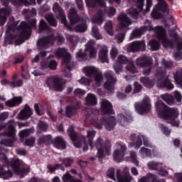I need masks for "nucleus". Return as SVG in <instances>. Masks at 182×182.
Segmentation results:
<instances>
[{
	"label": "nucleus",
	"instance_id": "nucleus-1",
	"mask_svg": "<svg viewBox=\"0 0 182 182\" xmlns=\"http://www.w3.org/2000/svg\"><path fill=\"white\" fill-rule=\"evenodd\" d=\"M150 32L151 31H154L155 36L161 42L164 48H168L173 46V43L168 41L167 38V33L166 32V29L162 26H157L153 28V25L151 24V21L149 20H146L144 23V26L141 27L139 29H136L132 31L131 34V39H134V38H140L143 33L145 32Z\"/></svg>",
	"mask_w": 182,
	"mask_h": 182
},
{
	"label": "nucleus",
	"instance_id": "nucleus-2",
	"mask_svg": "<svg viewBox=\"0 0 182 182\" xmlns=\"http://www.w3.org/2000/svg\"><path fill=\"white\" fill-rule=\"evenodd\" d=\"M95 136H96V131L93 129L87 130V143L91 147V149L95 146L96 147L97 150V157L100 159H102V157H105V156H109L112 150V145L110 143L105 142L102 138L99 137L93 144L92 141L93 139H95Z\"/></svg>",
	"mask_w": 182,
	"mask_h": 182
},
{
	"label": "nucleus",
	"instance_id": "nucleus-3",
	"mask_svg": "<svg viewBox=\"0 0 182 182\" xmlns=\"http://www.w3.org/2000/svg\"><path fill=\"white\" fill-rule=\"evenodd\" d=\"M155 107L156 112L161 119L169 120V123H171L172 126H176V127L180 126V122L176 119L178 117V109L176 108H170L161 101L155 102Z\"/></svg>",
	"mask_w": 182,
	"mask_h": 182
},
{
	"label": "nucleus",
	"instance_id": "nucleus-4",
	"mask_svg": "<svg viewBox=\"0 0 182 182\" xmlns=\"http://www.w3.org/2000/svg\"><path fill=\"white\" fill-rule=\"evenodd\" d=\"M36 25V19H32L30 24L25 21H22L21 23V34L18 36H11V41L16 42V45H21V43H23V42H25V39H28L29 36H31V28H35Z\"/></svg>",
	"mask_w": 182,
	"mask_h": 182
},
{
	"label": "nucleus",
	"instance_id": "nucleus-5",
	"mask_svg": "<svg viewBox=\"0 0 182 182\" xmlns=\"http://www.w3.org/2000/svg\"><path fill=\"white\" fill-rule=\"evenodd\" d=\"M55 55H56L58 58L64 57L62 62L63 69L61 72L65 77H72V74L70 73V69H72V60H70V54H69V53H68L65 48H58L55 51Z\"/></svg>",
	"mask_w": 182,
	"mask_h": 182
},
{
	"label": "nucleus",
	"instance_id": "nucleus-6",
	"mask_svg": "<svg viewBox=\"0 0 182 182\" xmlns=\"http://www.w3.org/2000/svg\"><path fill=\"white\" fill-rule=\"evenodd\" d=\"M82 73L88 77H94V83L92 87L94 89L100 87L103 83V74L98 68L93 66H86L82 68Z\"/></svg>",
	"mask_w": 182,
	"mask_h": 182
},
{
	"label": "nucleus",
	"instance_id": "nucleus-7",
	"mask_svg": "<svg viewBox=\"0 0 182 182\" xmlns=\"http://www.w3.org/2000/svg\"><path fill=\"white\" fill-rule=\"evenodd\" d=\"M155 76L158 87H166L168 90L174 89V85L168 80V76L166 75V70H164L161 67L156 69Z\"/></svg>",
	"mask_w": 182,
	"mask_h": 182
},
{
	"label": "nucleus",
	"instance_id": "nucleus-8",
	"mask_svg": "<svg viewBox=\"0 0 182 182\" xmlns=\"http://www.w3.org/2000/svg\"><path fill=\"white\" fill-rule=\"evenodd\" d=\"M171 38H172V41L168 40L171 43H172V46L171 47H165V48H173L176 43H177L176 46V52L175 53L173 58L175 60L178 61L182 59V41L178 34L176 32L172 31L169 33Z\"/></svg>",
	"mask_w": 182,
	"mask_h": 182
},
{
	"label": "nucleus",
	"instance_id": "nucleus-9",
	"mask_svg": "<svg viewBox=\"0 0 182 182\" xmlns=\"http://www.w3.org/2000/svg\"><path fill=\"white\" fill-rule=\"evenodd\" d=\"M0 161L2 163H5L6 165L0 166V177L4 178V180H7V178H11L12 177V172L9 171V161L5 156V149L0 150Z\"/></svg>",
	"mask_w": 182,
	"mask_h": 182
},
{
	"label": "nucleus",
	"instance_id": "nucleus-10",
	"mask_svg": "<svg viewBox=\"0 0 182 182\" xmlns=\"http://www.w3.org/2000/svg\"><path fill=\"white\" fill-rule=\"evenodd\" d=\"M67 132L75 147H77V149L82 147V142H80V140H81L82 141H83L85 144V146H83V150L84 151H87L88 147H87V141H86V137L81 136L80 138H79L77 136V134H76V133L73 130V126H70Z\"/></svg>",
	"mask_w": 182,
	"mask_h": 182
},
{
	"label": "nucleus",
	"instance_id": "nucleus-11",
	"mask_svg": "<svg viewBox=\"0 0 182 182\" xmlns=\"http://www.w3.org/2000/svg\"><path fill=\"white\" fill-rule=\"evenodd\" d=\"M9 131L3 134L4 136L6 137H11V139H2L1 141V144L6 146L7 147H11L14 146V142L15 141V121L11 120L8 124Z\"/></svg>",
	"mask_w": 182,
	"mask_h": 182
},
{
	"label": "nucleus",
	"instance_id": "nucleus-12",
	"mask_svg": "<svg viewBox=\"0 0 182 182\" xmlns=\"http://www.w3.org/2000/svg\"><path fill=\"white\" fill-rule=\"evenodd\" d=\"M10 166L11 168H13L14 173L19 176L21 178L25 176V174H28L31 171L29 168H25L23 167V161L20 159H12L10 160Z\"/></svg>",
	"mask_w": 182,
	"mask_h": 182
},
{
	"label": "nucleus",
	"instance_id": "nucleus-13",
	"mask_svg": "<svg viewBox=\"0 0 182 182\" xmlns=\"http://www.w3.org/2000/svg\"><path fill=\"white\" fill-rule=\"evenodd\" d=\"M158 4L156 5L155 8L152 11L151 15L154 19H160V18H163V14H166V12H168V9H167V4L164 0H157Z\"/></svg>",
	"mask_w": 182,
	"mask_h": 182
},
{
	"label": "nucleus",
	"instance_id": "nucleus-14",
	"mask_svg": "<svg viewBox=\"0 0 182 182\" xmlns=\"http://www.w3.org/2000/svg\"><path fill=\"white\" fill-rule=\"evenodd\" d=\"M113 159L116 163H122L123 157L126 154V145L120 143H116L114 146Z\"/></svg>",
	"mask_w": 182,
	"mask_h": 182
},
{
	"label": "nucleus",
	"instance_id": "nucleus-15",
	"mask_svg": "<svg viewBox=\"0 0 182 182\" xmlns=\"http://www.w3.org/2000/svg\"><path fill=\"white\" fill-rule=\"evenodd\" d=\"M46 83L47 86H48L50 89H53L57 92H62L65 86V84H63L62 80L56 76L48 77Z\"/></svg>",
	"mask_w": 182,
	"mask_h": 182
},
{
	"label": "nucleus",
	"instance_id": "nucleus-16",
	"mask_svg": "<svg viewBox=\"0 0 182 182\" xmlns=\"http://www.w3.org/2000/svg\"><path fill=\"white\" fill-rule=\"evenodd\" d=\"M135 109L139 114H144L149 113L151 109V104L150 103V98L145 96L141 104H136Z\"/></svg>",
	"mask_w": 182,
	"mask_h": 182
},
{
	"label": "nucleus",
	"instance_id": "nucleus-17",
	"mask_svg": "<svg viewBox=\"0 0 182 182\" xmlns=\"http://www.w3.org/2000/svg\"><path fill=\"white\" fill-rule=\"evenodd\" d=\"M53 10L55 14H57V15H58V19L61 21V23H63V26L65 28H68V29H72V27L68 23V21H66V16H65L63 10H62V8H60L58 3L54 4L53 6Z\"/></svg>",
	"mask_w": 182,
	"mask_h": 182
},
{
	"label": "nucleus",
	"instance_id": "nucleus-18",
	"mask_svg": "<svg viewBox=\"0 0 182 182\" xmlns=\"http://www.w3.org/2000/svg\"><path fill=\"white\" fill-rule=\"evenodd\" d=\"M107 82L104 84V87L105 89H107V90H109V92H113L114 90V88H113V86L114 85V83H116L117 80L116 78L113 77V72L112 71H107L105 73Z\"/></svg>",
	"mask_w": 182,
	"mask_h": 182
},
{
	"label": "nucleus",
	"instance_id": "nucleus-19",
	"mask_svg": "<svg viewBox=\"0 0 182 182\" xmlns=\"http://www.w3.org/2000/svg\"><path fill=\"white\" fill-rule=\"evenodd\" d=\"M124 175H120L119 169L116 171V177L118 182H130L133 180V176L129 173V168L125 167L122 171Z\"/></svg>",
	"mask_w": 182,
	"mask_h": 182
},
{
	"label": "nucleus",
	"instance_id": "nucleus-20",
	"mask_svg": "<svg viewBox=\"0 0 182 182\" xmlns=\"http://www.w3.org/2000/svg\"><path fill=\"white\" fill-rule=\"evenodd\" d=\"M131 139L132 140H134V139H136L135 144L132 145L134 146L135 149H139V147L141 146L143 141L144 146H146V147H151V144H150L149 139H147V138L144 137L143 135H138L136 136V134H133L131 135Z\"/></svg>",
	"mask_w": 182,
	"mask_h": 182
},
{
	"label": "nucleus",
	"instance_id": "nucleus-21",
	"mask_svg": "<svg viewBox=\"0 0 182 182\" xmlns=\"http://www.w3.org/2000/svg\"><path fill=\"white\" fill-rule=\"evenodd\" d=\"M147 166L149 170H157L159 171V176H161L162 177H166V176H168V171L161 169V166H163V164L161 163L150 161L147 164Z\"/></svg>",
	"mask_w": 182,
	"mask_h": 182
},
{
	"label": "nucleus",
	"instance_id": "nucleus-22",
	"mask_svg": "<svg viewBox=\"0 0 182 182\" xmlns=\"http://www.w3.org/2000/svg\"><path fill=\"white\" fill-rule=\"evenodd\" d=\"M146 50V43L144 41H134L132 42L129 48V52H143Z\"/></svg>",
	"mask_w": 182,
	"mask_h": 182
},
{
	"label": "nucleus",
	"instance_id": "nucleus-23",
	"mask_svg": "<svg viewBox=\"0 0 182 182\" xmlns=\"http://www.w3.org/2000/svg\"><path fill=\"white\" fill-rule=\"evenodd\" d=\"M101 113L102 114H114L113 106L112 103L106 100L101 102Z\"/></svg>",
	"mask_w": 182,
	"mask_h": 182
},
{
	"label": "nucleus",
	"instance_id": "nucleus-24",
	"mask_svg": "<svg viewBox=\"0 0 182 182\" xmlns=\"http://www.w3.org/2000/svg\"><path fill=\"white\" fill-rule=\"evenodd\" d=\"M108 53H109V49H107V46H99L98 56L102 63H109V58L107 57Z\"/></svg>",
	"mask_w": 182,
	"mask_h": 182
},
{
	"label": "nucleus",
	"instance_id": "nucleus-25",
	"mask_svg": "<svg viewBox=\"0 0 182 182\" xmlns=\"http://www.w3.org/2000/svg\"><path fill=\"white\" fill-rule=\"evenodd\" d=\"M1 2L6 6L9 2H11L13 5H19L23 4L25 6H29V5H35V0H1Z\"/></svg>",
	"mask_w": 182,
	"mask_h": 182
},
{
	"label": "nucleus",
	"instance_id": "nucleus-26",
	"mask_svg": "<svg viewBox=\"0 0 182 182\" xmlns=\"http://www.w3.org/2000/svg\"><path fill=\"white\" fill-rule=\"evenodd\" d=\"M138 2L139 5L137 6V9L136 8H132L129 9L127 12L129 16H132V18H137V15H139V13L141 12V9H143V2H144V0H134Z\"/></svg>",
	"mask_w": 182,
	"mask_h": 182
},
{
	"label": "nucleus",
	"instance_id": "nucleus-27",
	"mask_svg": "<svg viewBox=\"0 0 182 182\" xmlns=\"http://www.w3.org/2000/svg\"><path fill=\"white\" fill-rule=\"evenodd\" d=\"M151 58L144 55L141 58H139L136 60V66L139 68H146V66H149V65H152Z\"/></svg>",
	"mask_w": 182,
	"mask_h": 182
},
{
	"label": "nucleus",
	"instance_id": "nucleus-28",
	"mask_svg": "<svg viewBox=\"0 0 182 182\" xmlns=\"http://www.w3.org/2000/svg\"><path fill=\"white\" fill-rule=\"evenodd\" d=\"M102 124L105 126L107 130H113L116 127V118L114 117H109L107 119H102Z\"/></svg>",
	"mask_w": 182,
	"mask_h": 182
},
{
	"label": "nucleus",
	"instance_id": "nucleus-29",
	"mask_svg": "<svg viewBox=\"0 0 182 182\" xmlns=\"http://www.w3.org/2000/svg\"><path fill=\"white\" fill-rule=\"evenodd\" d=\"M53 144L55 149H59L60 150H64V149H66V142H65L63 137L60 136H58L54 138Z\"/></svg>",
	"mask_w": 182,
	"mask_h": 182
},
{
	"label": "nucleus",
	"instance_id": "nucleus-30",
	"mask_svg": "<svg viewBox=\"0 0 182 182\" xmlns=\"http://www.w3.org/2000/svg\"><path fill=\"white\" fill-rule=\"evenodd\" d=\"M32 116V109L29 105H26L24 108L21 111V112L18 114V119H29Z\"/></svg>",
	"mask_w": 182,
	"mask_h": 182
},
{
	"label": "nucleus",
	"instance_id": "nucleus-31",
	"mask_svg": "<svg viewBox=\"0 0 182 182\" xmlns=\"http://www.w3.org/2000/svg\"><path fill=\"white\" fill-rule=\"evenodd\" d=\"M53 39H55L53 37H44L38 40L37 45L41 49H46L49 45H50Z\"/></svg>",
	"mask_w": 182,
	"mask_h": 182
},
{
	"label": "nucleus",
	"instance_id": "nucleus-32",
	"mask_svg": "<svg viewBox=\"0 0 182 182\" xmlns=\"http://www.w3.org/2000/svg\"><path fill=\"white\" fill-rule=\"evenodd\" d=\"M95 42L93 40H90L85 44V50L88 52L90 58H96V48H93V45H95Z\"/></svg>",
	"mask_w": 182,
	"mask_h": 182
},
{
	"label": "nucleus",
	"instance_id": "nucleus-33",
	"mask_svg": "<svg viewBox=\"0 0 182 182\" xmlns=\"http://www.w3.org/2000/svg\"><path fill=\"white\" fill-rule=\"evenodd\" d=\"M68 19L72 26L75 25V23H77L78 21H80L79 16H77V14H76V10L75 9H70L68 13Z\"/></svg>",
	"mask_w": 182,
	"mask_h": 182
},
{
	"label": "nucleus",
	"instance_id": "nucleus-34",
	"mask_svg": "<svg viewBox=\"0 0 182 182\" xmlns=\"http://www.w3.org/2000/svg\"><path fill=\"white\" fill-rule=\"evenodd\" d=\"M118 19L121 25V28H126L127 26H129L132 24V21L130 18H129V17H127L126 14H120Z\"/></svg>",
	"mask_w": 182,
	"mask_h": 182
},
{
	"label": "nucleus",
	"instance_id": "nucleus-35",
	"mask_svg": "<svg viewBox=\"0 0 182 182\" xmlns=\"http://www.w3.org/2000/svg\"><path fill=\"white\" fill-rule=\"evenodd\" d=\"M105 11H100L95 16L92 18V23H97V25H102L103 21H105Z\"/></svg>",
	"mask_w": 182,
	"mask_h": 182
},
{
	"label": "nucleus",
	"instance_id": "nucleus-36",
	"mask_svg": "<svg viewBox=\"0 0 182 182\" xmlns=\"http://www.w3.org/2000/svg\"><path fill=\"white\" fill-rule=\"evenodd\" d=\"M21 103H22V97H14L13 99L6 101L5 105L8 107H15L19 106Z\"/></svg>",
	"mask_w": 182,
	"mask_h": 182
},
{
	"label": "nucleus",
	"instance_id": "nucleus-37",
	"mask_svg": "<svg viewBox=\"0 0 182 182\" xmlns=\"http://www.w3.org/2000/svg\"><path fill=\"white\" fill-rule=\"evenodd\" d=\"M57 67L58 63H56V61L55 60H51L49 62V63H48L46 60H43L41 63V68L43 70L48 69V68H49V69H50L51 70H55Z\"/></svg>",
	"mask_w": 182,
	"mask_h": 182
},
{
	"label": "nucleus",
	"instance_id": "nucleus-38",
	"mask_svg": "<svg viewBox=\"0 0 182 182\" xmlns=\"http://www.w3.org/2000/svg\"><path fill=\"white\" fill-rule=\"evenodd\" d=\"M11 14V9H0V26L5 24L6 22V16Z\"/></svg>",
	"mask_w": 182,
	"mask_h": 182
},
{
	"label": "nucleus",
	"instance_id": "nucleus-39",
	"mask_svg": "<svg viewBox=\"0 0 182 182\" xmlns=\"http://www.w3.org/2000/svg\"><path fill=\"white\" fill-rule=\"evenodd\" d=\"M85 3L87 6H89L90 8L97 6V5H99L102 8L106 6V3L103 0H85Z\"/></svg>",
	"mask_w": 182,
	"mask_h": 182
},
{
	"label": "nucleus",
	"instance_id": "nucleus-40",
	"mask_svg": "<svg viewBox=\"0 0 182 182\" xmlns=\"http://www.w3.org/2000/svg\"><path fill=\"white\" fill-rule=\"evenodd\" d=\"M85 103L87 106H95L97 105V98L95 94L89 93L85 97Z\"/></svg>",
	"mask_w": 182,
	"mask_h": 182
},
{
	"label": "nucleus",
	"instance_id": "nucleus-41",
	"mask_svg": "<svg viewBox=\"0 0 182 182\" xmlns=\"http://www.w3.org/2000/svg\"><path fill=\"white\" fill-rule=\"evenodd\" d=\"M173 79L178 87H182V70L179 69L173 73Z\"/></svg>",
	"mask_w": 182,
	"mask_h": 182
},
{
	"label": "nucleus",
	"instance_id": "nucleus-42",
	"mask_svg": "<svg viewBox=\"0 0 182 182\" xmlns=\"http://www.w3.org/2000/svg\"><path fill=\"white\" fill-rule=\"evenodd\" d=\"M79 109V105L77 106H68L66 107L65 113L68 117H72L76 114V111Z\"/></svg>",
	"mask_w": 182,
	"mask_h": 182
},
{
	"label": "nucleus",
	"instance_id": "nucleus-43",
	"mask_svg": "<svg viewBox=\"0 0 182 182\" xmlns=\"http://www.w3.org/2000/svg\"><path fill=\"white\" fill-rule=\"evenodd\" d=\"M156 180L157 178L156 177V176L151 173H148L146 176L140 178L138 182H156Z\"/></svg>",
	"mask_w": 182,
	"mask_h": 182
},
{
	"label": "nucleus",
	"instance_id": "nucleus-44",
	"mask_svg": "<svg viewBox=\"0 0 182 182\" xmlns=\"http://www.w3.org/2000/svg\"><path fill=\"white\" fill-rule=\"evenodd\" d=\"M126 70L128 72H130V73H137L138 70L137 68H136V65H134V62L133 60H130L125 67Z\"/></svg>",
	"mask_w": 182,
	"mask_h": 182
},
{
	"label": "nucleus",
	"instance_id": "nucleus-45",
	"mask_svg": "<svg viewBox=\"0 0 182 182\" xmlns=\"http://www.w3.org/2000/svg\"><path fill=\"white\" fill-rule=\"evenodd\" d=\"M162 100H164L167 105H173L174 103V97L170 94H163L161 95Z\"/></svg>",
	"mask_w": 182,
	"mask_h": 182
},
{
	"label": "nucleus",
	"instance_id": "nucleus-46",
	"mask_svg": "<svg viewBox=\"0 0 182 182\" xmlns=\"http://www.w3.org/2000/svg\"><path fill=\"white\" fill-rule=\"evenodd\" d=\"M104 29L109 36H113V24L110 21H108L105 23Z\"/></svg>",
	"mask_w": 182,
	"mask_h": 182
},
{
	"label": "nucleus",
	"instance_id": "nucleus-47",
	"mask_svg": "<svg viewBox=\"0 0 182 182\" xmlns=\"http://www.w3.org/2000/svg\"><path fill=\"white\" fill-rule=\"evenodd\" d=\"M148 46L151 50H159L160 49V43L156 40H151Z\"/></svg>",
	"mask_w": 182,
	"mask_h": 182
},
{
	"label": "nucleus",
	"instance_id": "nucleus-48",
	"mask_svg": "<svg viewBox=\"0 0 182 182\" xmlns=\"http://www.w3.org/2000/svg\"><path fill=\"white\" fill-rule=\"evenodd\" d=\"M52 141V136L50 135H42L38 139V144H42V143H49Z\"/></svg>",
	"mask_w": 182,
	"mask_h": 182
},
{
	"label": "nucleus",
	"instance_id": "nucleus-49",
	"mask_svg": "<svg viewBox=\"0 0 182 182\" xmlns=\"http://www.w3.org/2000/svg\"><path fill=\"white\" fill-rule=\"evenodd\" d=\"M127 161H132L135 166H139V161L137 160V155L134 151L130 153V157L125 158Z\"/></svg>",
	"mask_w": 182,
	"mask_h": 182
},
{
	"label": "nucleus",
	"instance_id": "nucleus-50",
	"mask_svg": "<svg viewBox=\"0 0 182 182\" xmlns=\"http://www.w3.org/2000/svg\"><path fill=\"white\" fill-rule=\"evenodd\" d=\"M117 121L121 126H127L129 121H127V117H125L123 114H119L117 116Z\"/></svg>",
	"mask_w": 182,
	"mask_h": 182
},
{
	"label": "nucleus",
	"instance_id": "nucleus-51",
	"mask_svg": "<svg viewBox=\"0 0 182 182\" xmlns=\"http://www.w3.org/2000/svg\"><path fill=\"white\" fill-rule=\"evenodd\" d=\"M139 154L142 157V159H144V157H149V156H151V150L142 147L139 150Z\"/></svg>",
	"mask_w": 182,
	"mask_h": 182
},
{
	"label": "nucleus",
	"instance_id": "nucleus-52",
	"mask_svg": "<svg viewBox=\"0 0 182 182\" xmlns=\"http://www.w3.org/2000/svg\"><path fill=\"white\" fill-rule=\"evenodd\" d=\"M37 129V134H39L41 132H46V130H48V124L42 121H39Z\"/></svg>",
	"mask_w": 182,
	"mask_h": 182
},
{
	"label": "nucleus",
	"instance_id": "nucleus-53",
	"mask_svg": "<svg viewBox=\"0 0 182 182\" xmlns=\"http://www.w3.org/2000/svg\"><path fill=\"white\" fill-rule=\"evenodd\" d=\"M63 182H82L81 179L75 180L68 173H65L63 177Z\"/></svg>",
	"mask_w": 182,
	"mask_h": 182
},
{
	"label": "nucleus",
	"instance_id": "nucleus-54",
	"mask_svg": "<svg viewBox=\"0 0 182 182\" xmlns=\"http://www.w3.org/2000/svg\"><path fill=\"white\" fill-rule=\"evenodd\" d=\"M92 36L93 38H95V39H102V35H100V33H99V28H97V26H92Z\"/></svg>",
	"mask_w": 182,
	"mask_h": 182
},
{
	"label": "nucleus",
	"instance_id": "nucleus-55",
	"mask_svg": "<svg viewBox=\"0 0 182 182\" xmlns=\"http://www.w3.org/2000/svg\"><path fill=\"white\" fill-rule=\"evenodd\" d=\"M77 82L80 83V85H84L85 86H90V83L93 82V80L90 78H86L85 77H82L80 80H78Z\"/></svg>",
	"mask_w": 182,
	"mask_h": 182
},
{
	"label": "nucleus",
	"instance_id": "nucleus-56",
	"mask_svg": "<svg viewBox=\"0 0 182 182\" xmlns=\"http://www.w3.org/2000/svg\"><path fill=\"white\" fill-rule=\"evenodd\" d=\"M46 18L51 26H56L57 23L55 18H53V14H48L46 16Z\"/></svg>",
	"mask_w": 182,
	"mask_h": 182
},
{
	"label": "nucleus",
	"instance_id": "nucleus-57",
	"mask_svg": "<svg viewBox=\"0 0 182 182\" xmlns=\"http://www.w3.org/2000/svg\"><path fill=\"white\" fill-rule=\"evenodd\" d=\"M129 60H130L127 59V58H126V56H124L123 55H119V57L117 58V62H118V63H119V65H127V63Z\"/></svg>",
	"mask_w": 182,
	"mask_h": 182
},
{
	"label": "nucleus",
	"instance_id": "nucleus-58",
	"mask_svg": "<svg viewBox=\"0 0 182 182\" xmlns=\"http://www.w3.org/2000/svg\"><path fill=\"white\" fill-rule=\"evenodd\" d=\"M46 56V52L43 51L38 53L36 57L31 60L32 63H36L39 62V60L42 58H45Z\"/></svg>",
	"mask_w": 182,
	"mask_h": 182
},
{
	"label": "nucleus",
	"instance_id": "nucleus-59",
	"mask_svg": "<svg viewBox=\"0 0 182 182\" xmlns=\"http://www.w3.org/2000/svg\"><path fill=\"white\" fill-rule=\"evenodd\" d=\"M140 80L146 87L150 88L153 86L151 82H150V80H149L146 77H141Z\"/></svg>",
	"mask_w": 182,
	"mask_h": 182
},
{
	"label": "nucleus",
	"instance_id": "nucleus-60",
	"mask_svg": "<svg viewBox=\"0 0 182 182\" xmlns=\"http://www.w3.org/2000/svg\"><path fill=\"white\" fill-rule=\"evenodd\" d=\"M22 85H23V81H22V80H18L15 82H11L9 83V86L11 87H21V86H22Z\"/></svg>",
	"mask_w": 182,
	"mask_h": 182
},
{
	"label": "nucleus",
	"instance_id": "nucleus-61",
	"mask_svg": "<svg viewBox=\"0 0 182 182\" xmlns=\"http://www.w3.org/2000/svg\"><path fill=\"white\" fill-rule=\"evenodd\" d=\"M87 29V26H86V23H82L81 25H78L76 27H75V30L76 32H85Z\"/></svg>",
	"mask_w": 182,
	"mask_h": 182
},
{
	"label": "nucleus",
	"instance_id": "nucleus-62",
	"mask_svg": "<svg viewBox=\"0 0 182 182\" xmlns=\"http://www.w3.org/2000/svg\"><path fill=\"white\" fill-rule=\"evenodd\" d=\"M84 114H85V117H90L94 113H97V110L96 109H85L83 110Z\"/></svg>",
	"mask_w": 182,
	"mask_h": 182
},
{
	"label": "nucleus",
	"instance_id": "nucleus-63",
	"mask_svg": "<svg viewBox=\"0 0 182 182\" xmlns=\"http://www.w3.org/2000/svg\"><path fill=\"white\" fill-rule=\"evenodd\" d=\"M25 144H26V146L32 147V146H33V144H35V137L33 136V137L26 139Z\"/></svg>",
	"mask_w": 182,
	"mask_h": 182
},
{
	"label": "nucleus",
	"instance_id": "nucleus-64",
	"mask_svg": "<svg viewBox=\"0 0 182 182\" xmlns=\"http://www.w3.org/2000/svg\"><path fill=\"white\" fill-rule=\"evenodd\" d=\"M31 134V130L30 129H25L22 130L19 132V136L21 139H23V137H26Z\"/></svg>",
	"mask_w": 182,
	"mask_h": 182
}]
</instances>
